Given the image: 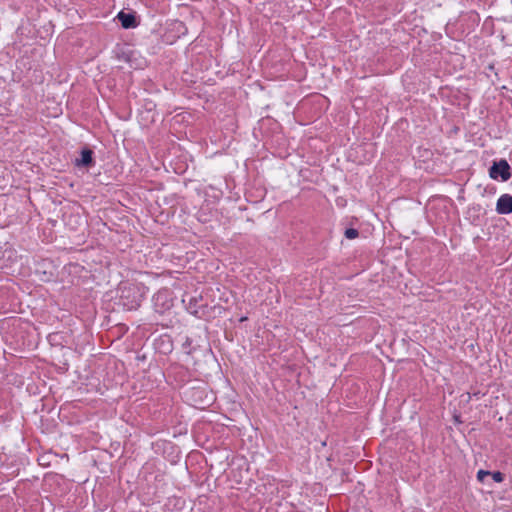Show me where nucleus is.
<instances>
[{"instance_id":"obj_4","label":"nucleus","mask_w":512,"mask_h":512,"mask_svg":"<svg viewBox=\"0 0 512 512\" xmlns=\"http://www.w3.org/2000/svg\"><path fill=\"white\" fill-rule=\"evenodd\" d=\"M74 165L79 168H91L95 165L94 151L89 147H83L80 157L74 160Z\"/></svg>"},{"instance_id":"obj_10","label":"nucleus","mask_w":512,"mask_h":512,"mask_svg":"<svg viewBox=\"0 0 512 512\" xmlns=\"http://www.w3.org/2000/svg\"><path fill=\"white\" fill-rule=\"evenodd\" d=\"M166 294H167L166 292H158V293L156 294V297H155L156 303H157L159 300H161V299L165 298V297H166Z\"/></svg>"},{"instance_id":"obj_11","label":"nucleus","mask_w":512,"mask_h":512,"mask_svg":"<svg viewBox=\"0 0 512 512\" xmlns=\"http://www.w3.org/2000/svg\"><path fill=\"white\" fill-rule=\"evenodd\" d=\"M192 343V340L190 338H186V341L184 342L183 344V347L186 348V347H189Z\"/></svg>"},{"instance_id":"obj_2","label":"nucleus","mask_w":512,"mask_h":512,"mask_svg":"<svg viewBox=\"0 0 512 512\" xmlns=\"http://www.w3.org/2000/svg\"><path fill=\"white\" fill-rule=\"evenodd\" d=\"M183 303H186L187 311L199 319L208 320L213 317L214 307L208 306L202 296H191L188 300L183 299Z\"/></svg>"},{"instance_id":"obj_8","label":"nucleus","mask_w":512,"mask_h":512,"mask_svg":"<svg viewBox=\"0 0 512 512\" xmlns=\"http://www.w3.org/2000/svg\"><path fill=\"white\" fill-rule=\"evenodd\" d=\"M489 476H491L493 478V480L497 483L503 482L504 478H505V475L500 471L490 472Z\"/></svg>"},{"instance_id":"obj_1","label":"nucleus","mask_w":512,"mask_h":512,"mask_svg":"<svg viewBox=\"0 0 512 512\" xmlns=\"http://www.w3.org/2000/svg\"><path fill=\"white\" fill-rule=\"evenodd\" d=\"M145 287L137 284H128L120 288V299L125 309L131 311L136 310L141 306L144 298Z\"/></svg>"},{"instance_id":"obj_6","label":"nucleus","mask_w":512,"mask_h":512,"mask_svg":"<svg viewBox=\"0 0 512 512\" xmlns=\"http://www.w3.org/2000/svg\"><path fill=\"white\" fill-rule=\"evenodd\" d=\"M117 18L120 21L121 26L125 29L135 28L139 24L135 14L133 13H125L124 11H120L117 15Z\"/></svg>"},{"instance_id":"obj_7","label":"nucleus","mask_w":512,"mask_h":512,"mask_svg":"<svg viewBox=\"0 0 512 512\" xmlns=\"http://www.w3.org/2000/svg\"><path fill=\"white\" fill-rule=\"evenodd\" d=\"M344 235L347 239H355L359 236V231L355 228H347L344 232Z\"/></svg>"},{"instance_id":"obj_3","label":"nucleus","mask_w":512,"mask_h":512,"mask_svg":"<svg viewBox=\"0 0 512 512\" xmlns=\"http://www.w3.org/2000/svg\"><path fill=\"white\" fill-rule=\"evenodd\" d=\"M489 176L494 180L508 181L512 176V171L507 160L494 161L489 168Z\"/></svg>"},{"instance_id":"obj_5","label":"nucleus","mask_w":512,"mask_h":512,"mask_svg":"<svg viewBox=\"0 0 512 512\" xmlns=\"http://www.w3.org/2000/svg\"><path fill=\"white\" fill-rule=\"evenodd\" d=\"M496 212L501 215L512 213V195L503 194L498 198L496 203Z\"/></svg>"},{"instance_id":"obj_9","label":"nucleus","mask_w":512,"mask_h":512,"mask_svg":"<svg viewBox=\"0 0 512 512\" xmlns=\"http://www.w3.org/2000/svg\"><path fill=\"white\" fill-rule=\"evenodd\" d=\"M490 475V471H486V470H479L477 472V475H476V478L479 482L483 483L484 482V479L485 477L489 476Z\"/></svg>"}]
</instances>
